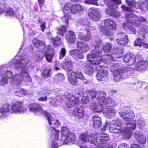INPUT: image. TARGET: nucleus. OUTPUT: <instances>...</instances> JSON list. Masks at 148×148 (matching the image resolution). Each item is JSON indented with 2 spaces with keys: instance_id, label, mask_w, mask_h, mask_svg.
<instances>
[{
  "instance_id": "obj_1",
  "label": "nucleus",
  "mask_w": 148,
  "mask_h": 148,
  "mask_svg": "<svg viewBox=\"0 0 148 148\" xmlns=\"http://www.w3.org/2000/svg\"><path fill=\"white\" fill-rule=\"evenodd\" d=\"M28 108L31 112L34 113L37 115L41 114H44L46 117L49 124L53 125L52 127H48V131L51 134L50 139L52 142L51 143L52 148H58V140L59 132L54 128L55 127H59L60 125L59 121L54 120L52 116L49 113L43 110L41 106L37 103H31L28 105Z\"/></svg>"
},
{
  "instance_id": "obj_2",
  "label": "nucleus",
  "mask_w": 148,
  "mask_h": 148,
  "mask_svg": "<svg viewBox=\"0 0 148 148\" xmlns=\"http://www.w3.org/2000/svg\"><path fill=\"white\" fill-rule=\"evenodd\" d=\"M119 114L122 119L126 121H129L123 127V132L125 137L130 138L132 134V130L135 129L136 126V120H132L135 116V114L132 110L121 111Z\"/></svg>"
},
{
  "instance_id": "obj_3",
  "label": "nucleus",
  "mask_w": 148,
  "mask_h": 148,
  "mask_svg": "<svg viewBox=\"0 0 148 148\" xmlns=\"http://www.w3.org/2000/svg\"><path fill=\"white\" fill-rule=\"evenodd\" d=\"M114 80L116 82L128 77L133 73L134 69L130 67L121 66L118 63L114 64L110 68Z\"/></svg>"
},
{
  "instance_id": "obj_4",
  "label": "nucleus",
  "mask_w": 148,
  "mask_h": 148,
  "mask_svg": "<svg viewBox=\"0 0 148 148\" xmlns=\"http://www.w3.org/2000/svg\"><path fill=\"white\" fill-rule=\"evenodd\" d=\"M96 46L95 49L92 51L91 54H88L87 58L88 61H89L94 65H98L102 61V57L101 56V49L99 47L101 44V41L97 36H96L95 39Z\"/></svg>"
},
{
  "instance_id": "obj_5",
  "label": "nucleus",
  "mask_w": 148,
  "mask_h": 148,
  "mask_svg": "<svg viewBox=\"0 0 148 148\" xmlns=\"http://www.w3.org/2000/svg\"><path fill=\"white\" fill-rule=\"evenodd\" d=\"M30 62L29 58L27 56H22L20 59L16 60L15 62V66L17 69H21V74H23V79L25 81L31 82L32 79L28 74V71L25 66Z\"/></svg>"
},
{
  "instance_id": "obj_6",
  "label": "nucleus",
  "mask_w": 148,
  "mask_h": 148,
  "mask_svg": "<svg viewBox=\"0 0 148 148\" xmlns=\"http://www.w3.org/2000/svg\"><path fill=\"white\" fill-rule=\"evenodd\" d=\"M104 25H102L99 27L101 32L107 36H112L113 34L112 30L115 29L116 25L115 22L113 20L108 19L104 21Z\"/></svg>"
},
{
  "instance_id": "obj_7",
  "label": "nucleus",
  "mask_w": 148,
  "mask_h": 148,
  "mask_svg": "<svg viewBox=\"0 0 148 148\" xmlns=\"http://www.w3.org/2000/svg\"><path fill=\"white\" fill-rule=\"evenodd\" d=\"M106 4L110 9L106 10V13L109 15L115 18L119 17L120 14L119 12L115 10L117 9L118 5L121 3V0H104Z\"/></svg>"
},
{
  "instance_id": "obj_8",
  "label": "nucleus",
  "mask_w": 148,
  "mask_h": 148,
  "mask_svg": "<svg viewBox=\"0 0 148 148\" xmlns=\"http://www.w3.org/2000/svg\"><path fill=\"white\" fill-rule=\"evenodd\" d=\"M106 94L103 91H98L97 92V96L98 101L103 106H116V102L111 98L108 97L104 98Z\"/></svg>"
},
{
  "instance_id": "obj_9",
  "label": "nucleus",
  "mask_w": 148,
  "mask_h": 148,
  "mask_svg": "<svg viewBox=\"0 0 148 148\" xmlns=\"http://www.w3.org/2000/svg\"><path fill=\"white\" fill-rule=\"evenodd\" d=\"M126 18L127 21L136 27H139L142 22H145L146 20L141 16H138L136 15L131 13L126 14Z\"/></svg>"
},
{
  "instance_id": "obj_10",
  "label": "nucleus",
  "mask_w": 148,
  "mask_h": 148,
  "mask_svg": "<svg viewBox=\"0 0 148 148\" xmlns=\"http://www.w3.org/2000/svg\"><path fill=\"white\" fill-rule=\"evenodd\" d=\"M147 1L146 0H140L138 1V4L134 0H126V2L127 4L130 7H128L125 5H123L121 7L122 9L124 11H133L132 9V7H134L136 9L139 8L141 6L143 5Z\"/></svg>"
},
{
  "instance_id": "obj_11",
  "label": "nucleus",
  "mask_w": 148,
  "mask_h": 148,
  "mask_svg": "<svg viewBox=\"0 0 148 148\" xmlns=\"http://www.w3.org/2000/svg\"><path fill=\"white\" fill-rule=\"evenodd\" d=\"M122 51L119 50L118 48L116 49L113 50L112 52V56L107 54L102 56V61L105 63L110 62L112 61L114 58H121L122 56Z\"/></svg>"
},
{
  "instance_id": "obj_12",
  "label": "nucleus",
  "mask_w": 148,
  "mask_h": 148,
  "mask_svg": "<svg viewBox=\"0 0 148 148\" xmlns=\"http://www.w3.org/2000/svg\"><path fill=\"white\" fill-rule=\"evenodd\" d=\"M27 108L23 106V103L20 101L16 102L12 106V111L13 113H22L26 112Z\"/></svg>"
},
{
  "instance_id": "obj_13",
  "label": "nucleus",
  "mask_w": 148,
  "mask_h": 148,
  "mask_svg": "<svg viewBox=\"0 0 148 148\" xmlns=\"http://www.w3.org/2000/svg\"><path fill=\"white\" fill-rule=\"evenodd\" d=\"M71 6L72 4L71 3H68L64 5L63 9L64 16L62 18V20L67 25L68 24L69 19L70 18Z\"/></svg>"
},
{
  "instance_id": "obj_14",
  "label": "nucleus",
  "mask_w": 148,
  "mask_h": 148,
  "mask_svg": "<svg viewBox=\"0 0 148 148\" xmlns=\"http://www.w3.org/2000/svg\"><path fill=\"white\" fill-rule=\"evenodd\" d=\"M120 123L118 120L112 121L110 122L109 131L113 133H120L121 132Z\"/></svg>"
},
{
  "instance_id": "obj_15",
  "label": "nucleus",
  "mask_w": 148,
  "mask_h": 148,
  "mask_svg": "<svg viewBox=\"0 0 148 148\" xmlns=\"http://www.w3.org/2000/svg\"><path fill=\"white\" fill-rule=\"evenodd\" d=\"M80 95L79 94L77 93L75 97L70 94L66 99V106L68 107H71L77 104L78 101V98L79 97Z\"/></svg>"
},
{
  "instance_id": "obj_16",
  "label": "nucleus",
  "mask_w": 148,
  "mask_h": 148,
  "mask_svg": "<svg viewBox=\"0 0 148 148\" xmlns=\"http://www.w3.org/2000/svg\"><path fill=\"white\" fill-rule=\"evenodd\" d=\"M76 140V136L73 132H70L66 136H61L60 140L62 144H67L74 142Z\"/></svg>"
},
{
  "instance_id": "obj_17",
  "label": "nucleus",
  "mask_w": 148,
  "mask_h": 148,
  "mask_svg": "<svg viewBox=\"0 0 148 148\" xmlns=\"http://www.w3.org/2000/svg\"><path fill=\"white\" fill-rule=\"evenodd\" d=\"M12 106L9 104H5L3 105L0 108V112L2 114L1 115L0 118L1 120H3L8 114V113L11 111Z\"/></svg>"
},
{
  "instance_id": "obj_18",
  "label": "nucleus",
  "mask_w": 148,
  "mask_h": 148,
  "mask_svg": "<svg viewBox=\"0 0 148 148\" xmlns=\"http://www.w3.org/2000/svg\"><path fill=\"white\" fill-rule=\"evenodd\" d=\"M88 15L90 18L95 21H99L100 18V13L97 9L90 8L89 10Z\"/></svg>"
},
{
  "instance_id": "obj_19",
  "label": "nucleus",
  "mask_w": 148,
  "mask_h": 148,
  "mask_svg": "<svg viewBox=\"0 0 148 148\" xmlns=\"http://www.w3.org/2000/svg\"><path fill=\"white\" fill-rule=\"evenodd\" d=\"M44 52V55L46 59L48 62H50L52 61L54 52L53 49L51 48L49 45L47 46L42 51Z\"/></svg>"
},
{
  "instance_id": "obj_20",
  "label": "nucleus",
  "mask_w": 148,
  "mask_h": 148,
  "mask_svg": "<svg viewBox=\"0 0 148 148\" xmlns=\"http://www.w3.org/2000/svg\"><path fill=\"white\" fill-rule=\"evenodd\" d=\"M23 74H21V71L18 74H16L11 79L10 83L13 85L19 86L21 85L23 79Z\"/></svg>"
},
{
  "instance_id": "obj_21",
  "label": "nucleus",
  "mask_w": 148,
  "mask_h": 148,
  "mask_svg": "<svg viewBox=\"0 0 148 148\" xmlns=\"http://www.w3.org/2000/svg\"><path fill=\"white\" fill-rule=\"evenodd\" d=\"M134 136L136 140L140 144L145 143L146 138L145 135L139 131H136L134 133Z\"/></svg>"
},
{
  "instance_id": "obj_22",
  "label": "nucleus",
  "mask_w": 148,
  "mask_h": 148,
  "mask_svg": "<svg viewBox=\"0 0 148 148\" xmlns=\"http://www.w3.org/2000/svg\"><path fill=\"white\" fill-rule=\"evenodd\" d=\"M123 59V61L129 66L132 65L136 61L135 56L130 54H126Z\"/></svg>"
},
{
  "instance_id": "obj_23",
  "label": "nucleus",
  "mask_w": 148,
  "mask_h": 148,
  "mask_svg": "<svg viewBox=\"0 0 148 148\" xmlns=\"http://www.w3.org/2000/svg\"><path fill=\"white\" fill-rule=\"evenodd\" d=\"M112 107L113 106L105 107L104 109V113L107 117H112L116 114V111L114 108Z\"/></svg>"
},
{
  "instance_id": "obj_24",
  "label": "nucleus",
  "mask_w": 148,
  "mask_h": 148,
  "mask_svg": "<svg viewBox=\"0 0 148 148\" xmlns=\"http://www.w3.org/2000/svg\"><path fill=\"white\" fill-rule=\"evenodd\" d=\"M97 67L98 68L99 71L97 73L96 77L98 80H102V79L106 76L108 74V71L106 70H102V66H98Z\"/></svg>"
},
{
  "instance_id": "obj_25",
  "label": "nucleus",
  "mask_w": 148,
  "mask_h": 148,
  "mask_svg": "<svg viewBox=\"0 0 148 148\" xmlns=\"http://www.w3.org/2000/svg\"><path fill=\"white\" fill-rule=\"evenodd\" d=\"M70 55L76 60L81 59L84 57L83 52L78 50L74 49L70 51Z\"/></svg>"
},
{
  "instance_id": "obj_26",
  "label": "nucleus",
  "mask_w": 148,
  "mask_h": 148,
  "mask_svg": "<svg viewBox=\"0 0 148 148\" xmlns=\"http://www.w3.org/2000/svg\"><path fill=\"white\" fill-rule=\"evenodd\" d=\"M77 48L83 52H86L89 49V46L82 41H78L77 43Z\"/></svg>"
},
{
  "instance_id": "obj_27",
  "label": "nucleus",
  "mask_w": 148,
  "mask_h": 148,
  "mask_svg": "<svg viewBox=\"0 0 148 148\" xmlns=\"http://www.w3.org/2000/svg\"><path fill=\"white\" fill-rule=\"evenodd\" d=\"M66 39L69 43H74L76 39L75 33L72 31H69L66 35Z\"/></svg>"
},
{
  "instance_id": "obj_28",
  "label": "nucleus",
  "mask_w": 148,
  "mask_h": 148,
  "mask_svg": "<svg viewBox=\"0 0 148 148\" xmlns=\"http://www.w3.org/2000/svg\"><path fill=\"white\" fill-rule=\"evenodd\" d=\"M84 110L82 107L75 108L73 110V113L75 117L79 119L84 117Z\"/></svg>"
},
{
  "instance_id": "obj_29",
  "label": "nucleus",
  "mask_w": 148,
  "mask_h": 148,
  "mask_svg": "<svg viewBox=\"0 0 148 148\" xmlns=\"http://www.w3.org/2000/svg\"><path fill=\"white\" fill-rule=\"evenodd\" d=\"M98 136L97 133L90 134L88 136V142L90 143L94 144L95 145H97L99 143Z\"/></svg>"
},
{
  "instance_id": "obj_30",
  "label": "nucleus",
  "mask_w": 148,
  "mask_h": 148,
  "mask_svg": "<svg viewBox=\"0 0 148 148\" xmlns=\"http://www.w3.org/2000/svg\"><path fill=\"white\" fill-rule=\"evenodd\" d=\"M72 62L70 58L68 56L65 57L63 63L61 65V67L65 70L71 67L72 65Z\"/></svg>"
},
{
  "instance_id": "obj_31",
  "label": "nucleus",
  "mask_w": 148,
  "mask_h": 148,
  "mask_svg": "<svg viewBox=\"0 0 148 148\" xmlns=\"http://www.w3.org/2000/svg\"><path fill=\"white\" fill-rule=\"evenodd\" d=\"M84 65L86 67L85 71V73L89 75H91L94 73L95 70L92 64L89 63L88 62H86L84 63Z\"/></svg>"
},
{
  "instance_id": "obj_32",
  "label": "nucleus",
  "mask_w": 148,
  "mask_h": 148,
  "mask_svg": "<svg viewBox=\"0 0 148 148\" xmlns=\"http://www.w3.org/2000/svg\"><path fill=\"white\" fill-rule=\"evenodd\" d=\"M89 135L88 133H82L79 136L78 143L79 145L86 143L88 141V138Z\"/></svg>"
},
{
  "instance_id": "obj_33",
  "label": "nucleus",
  "mask_w": 148,
  "mask_h": 148,
  "mask_svg": "<svg viewBox=\"0 0 148 148\" xmlns=\"http://www.w3.org/2000/svg\"><path fill=\"white\" fill-rule=\"evenodd\" d=\"M12 77V73L9 71L6 72L5 75L2 77V79L0 81L1 85L3 86L5 85L8 82L7 78H10Z\"/></svg>"
},
{
  "instance_id": "obj_34",
  "label": "nucleus",
  "mask_w": 148,
  "mask_h": 148,
  "mask_svg": "<svg viewBox=\"0 0 148 148\" xmlns=\"http://www.w3.org/2000/svg\"><path fill=\"white\" fill-rule=\"evenodd\" d=\"M147 63V61L140 60L137 62L136 64L134 69L137 71H141L144 70L146 69L145 64Z\"/></svg>"
},
{
  "instance_id": "obj_35",
  "label": "nucleus",
  "mask_w": 148,
  "mask_h": 148,
  "mask_svg": "<svg viewBox=\"0 0 148 148\" xmlns=\"http://www.w3.org/2000/svg\"><path fill=\"white\" fill-rule=\"evenodd\" d=\"M92 121L93 123V126L95 128L99 127L101 124V118L97 116H94L92 118Z\"/></svg>"
},
{
  "instance_id": "obj_36",
  "label": "nucleus",
  "mask_w": 148,
  "mask_h": 148,
  "mask_svg": "<svg viewBox=\"0 0 148 148\" xmlns=\"http://www.w3.org/2000/svg\"><path fill=\"white\" fill-rule=\"evenodd\" d=\"M98 138L99 143H102L105 141H108L109 139L108 135L103 132H101L98 135Z\"/></svg>"
},
{
  "instance_id": "obj_37",
  "label": "nucleus",
  "mask_w": 148,
  "mask_h": 148,
  "mask_svg": "<svg viewBox=\"0 0 148 148\" xmlns=\"http://www.w3.org/2000/svg\"><path fill=\"white\" fill-rule=\"evenodd\" d=\"M109 106H103V105L100 103V102L97 103L94 106L93 111L94 112H101L103 108H105V107Z\"/></svg>"
},
{
  "instance_id": "obj_38",
  "label": "nucleus",
  "mask_w": 148,
  "mask_h": 148,
  "mask_svg": "<svg viewBox=\"0 0 148 148\" xmlns=\"http://www.w3.org/2000/svg\"><path fill=\"white\" fill-rule=\"evenodd\" d=\"M84 8L81 5L78 4L72 5L71 13L76 14L78 11L83 10Z\"/></svg>"
},
{
  "instance_id": "obj_39",
  "label": "nucleus",
  "mask_w": 148,
  "mask_h": 148,
  "mask_svg": "<svg viewBox=\"0 0 148 148\" xmlns=\"http://www.w3.org/2000/svg\"><path fill=\"white\" fill-rule=\"evenodd\" d=\"M66 27L65 26L62 25L58 29L57 33L59 36H63L66 31Z\"/></svg>"
},
{
  "instance_id": "obj_40",
  "label": "nucleus",
  "mask_w": 148,
  "mask_h": 148,
  "mask_svg": "<svg viewBox=\"0 0 148 148\" xmlns=\"http://www.w3.org/2000/svg\"><path fill=\"white\" fill-rule=\"evenodd\" d=\"M51 40L55 46H57L61 45L62 42L61 39L59 37L53 38H51Z\"/></svg>"
},
{
  "instance_id": "obj_41",
  "label": "nucleus",
  "mask_w": 148,
  "mask_h": 148,
  "mask_svg": "<svg viewBox=\"0 0 148 148\" xmlns=\"http://www.w3.org/2000/svg\"><path fill=\"white\" fill-rule=\"evenodd\" d=\"M111 48V44L110 43H107L103 46L102 49L104 52H107L110 51Z\"/></svg>"
},
{
  "instance_id": "obj_42",
  "label": "nucleus",
  "mask_w": 148,
  "mask_h": 148,
  "mask_svg": "<svg viewBox=\"0 0 148 148\" xmlns=\"http://www.w3.org/2000/svg\"><path fill=\"white\" fill-rule=\"evenodd\" d=\"M123 39L121 38V39H119V38H117L116 39V41L117 43L120 45L121 46H125L127 45L128 42V38H127V39L126 41Z\"/></svg>"
},
{
  "instance_id": "obj_43",
  "label": "nucleus",
  "mask_w": 148,
  "mask_h": 148,
  "mask_svg": "<svg viewBox=\"0 0 148 148\" xmlns=\"http://www.w3.org/2000/svg\"><path fill=\"white\" fill-rule=\"evenodd\" d=\"M105 141L102 143H99L95 148H109L110 145L108 142Z\"/></svg>"
},
{
  "instance_id": "obj_44",
  "label": "nucleus",
  "mask_w": 148,
  "mask_h": 148,
  "mask_svg": "<svg viewBox=\"0 0 148 148\" xmlns=\"http://www.w3.org/2000/svg\"><path fill=\"white\" fill-rule=\"evenodd\" d=\"M27 92L26 90H25L22 88L20 89L18 91L16 92V94L19 97H21L23 95H25L27 94Z\"/></svg>"
},
{
  "instance_id": "obj_45",
  "label": "nucleus",
  "mask_w": 148,
  "mask_h": 148,
  "mask_svg": "<svg viewBox=\"0 0 148 148\" xmlns=\"http://www.w3.org/2000/svg\"><path fill=\"white\" fill-rule=\"evenodd\" d=\"M69 132H70L69 129L65 126H63L61 128V133L62 136H66Z\"/></svg>"
},
{
  "instance_id": "obj_46",
  "label": "nucleus",
  "mask_w": 148,
  "mask_h": 148,
  "mask_svg": "<svg viewBox=\"0 0 148 148\" xmlns=\"http://www.w3.org/2000/svg\"><path fill=\"white\" fill-rule=\"evenodd\" d=\"M32 42L34 45L37 47L42 45L43 43L42 41L36 38L34 39Z\"/></svg>"
},
{
  "instance_id": "obj_47",
  "label": "nucleus",
  "mask_w": 148,
  "mask_h": 148,
  "mask_svg": "<svg viewBox=\"0 0 148 148\" xmlns=\"http://www.w3.org/2000/svg\"><path fill=\"white\" fill-rule=\"evenodd\" d=\"M117 38L121 39L123 38L126 41L127 38L125 33L123 32H120L117 34Z\"/></svg>"
},
{
  "instance_id": "obj_48",
  "label": "nucleus",
  "mask_w": 148,
  "mask_h": 148,
  "mask_svg": "<svg viewBox=\"0 0 148 148\" xmlns=\"http://www.w3.org/2000/svg\"><path fill=\"white\" fill-rule=\"evenodd\" d=\"M14 13L13 9L9 8H8L6 11V16H12L14 15Z\"/></svg>"
},
{
  "instance_id": "obj_49",
  "label": "nucleus",
  "mask_w": 148,
  "mask_h": 148,
  "mask_svg": "<svg viewBox=\"0 0 148 148\" xmlns=\"http://www.w3.org/2000/svg\"><path fill=\"white\" fill-rule=\"evenodd\" d=\"M85 29L87 32V35L84 37L83 40L85 41H87L91 39V37L90 33L89 30V29H87L86 28H85Z\"/></svg>"
},
{
  "instance_id": "obj_50",
  "label": "nucleus",
  "mask_w": 148,
  "mask_h": 148,
  "mask_svg": "<svg viewBox=\"0 0 148 148\" xmlns=\"http://www.w3.org/2000/svg\"><path fill=\"white\" fill-rule=\"evenodd\" d=\"M66 70L68 71V73L69 75L68 77H76V73L73 71L72 70H69V69H66Z\"/></svg>"
},
{
  "instance_id": "obj_51",
  "label": "nucleus",
  "mask_w": 148,
  "mask_h": 148,
  "mask_svg": "<svg viewBox=\"0 0 148 148\" xmlns=\"http://www.w3.org/2000/svg\"><path fill=\"white\" fill-rule=\"evenodd\" d=\"M139 8H140V10L143 12H144L146 11L148 9V1L145 3L143 5L141 6V7Z\"/></svg>"
},
{
  "instance_id": "obj_52",
  "label": "nucleus",
  "mask_w": 148,
  "mask_h": 148,
  "mask_svg": "<svg viewBox=\"0 0 148 148\" xmlns=\"http://www.w3.org/2000/svg\"><path fill=\"white\" fill-rule=\"evenodd\" d=\"M69 82L73 85H75L77 83V80L76 77H68Z\"/></svg>"
},
{
  "instance_id": "obj_53",
  "label": "nucleus",
  "mask_w": 148,
  "mask_h": 148,
  "mask_svg": "<svg viewBox=\"0 0 148 148\" xmlns=\"http://www.w3.org/2000/svg\"><path fill=\"white\" fill-rule=\"evenodd\" d=\"M57 80L60 81H63L64 79V76L63 74L62 73H58L56 76Z\"/></svg>"
},
{
  "instance_id": "obj_54",
  "label": "nucleus",
  "mask_w": 148,
  "mask_h": 148,
  "mask_svg": "<svg viewBox=\"0 0 148 148\" xmlns=\"http://www.w3.org/2000/svg\"><path fill=\"white\" fill-rule=\"evenodd\" d=\"M51 93V91L49 90H42L41 92L39 93V95H47Z\"/></svg>"
},
{
  "instance_id": "obj_55",
  "label": "nucleus",
  "mask_w": 148,
  "mask_h": 148,
  "mask_svg": "<svg viewBox=\"0 0 148 148\" xmlns=\"http://www.w3.org/2000/svg\"><path fill=\"white\" fill-rule=\"evenodd\" d=\"M138 123L141 126H145L146 124L145 119L142 118H140L138 119Z\"/></svg>"
},
{
  "instance_id": "obj_56",
  "label": "nucleus",
  "mask_w": 148,
  "mask_h": 148,
  "mask_svg": "<svg viewBox=\"0 0 148 148\" xmlns=\"http://www.w3.org/2000/svg\"><path fill=\"white\" fill-rule=\"evenodd\" d=\"M51 71V70L50 69H45L42 71V73L43 75L45 77H49Z\"/></svg>"
},
{
  "instance_id": "obj_57",
  "label": "nucleus",
  "mask_w": 148,
  "mask_h": 148,
  "mask_svg": "<svg viewBox=\"0 0 148 148\" xmlns=\"http://www.w3.org/2000/svg\"><path fill=\"white\" fill-rule=\"evenodd\" d=\"M127 30V31L129 33L132 34H135L136 32V29H135L133 26L132 25L130 26Z\"/></svg>"
},
{
  "instance_id": "obj_58",
  "label": "nucleus",
  "mask_w": 148,
  "mask_h": 148,
  "mask_svg": "<svg viewBox=\"0 0 148 148\" xmlns=\"http://www.w3.org/2000/svg\"><path fill=\"white\" fill-rule=\"evenodd\" d=\"M66 53V51L65 49L62 48L60 51V55L59 58L62 59L65 56Z\"/></svg>"
},
{
  "instance_id": "obj_59",
  "label": "nucleus",
  "mask_w": 148,
  "mask_h": 148,
  "mask_svg": "<svg viewBox=\"0 0 148 148\" xmlns=\"http://www.w3.org/2000/svg\"><path fill=\"white\" fill-rule=\"evenodd\" d=\"M87 94H88L89 96H90L92 99H94L97 96V93L95 92L90 91L87 92Z\"/></svg>"
},
{
  "instance_id": "obj_60",
  "label": "nucleus",
  "mask_w": 148,
  "mask_h": 148,
  "mask_svg": "<svg viewBox=\"0 0 148 148\" xmlns=\"http://www.w3.org/2000/svg\"><path fill=\"white\" fill-rule=\"evenodd\" d=\"M143 42H142L140 38H138L134 42V46H137L139 47L142 46V44Z\"/></svg>"
},
{
  "instance_id": "obj_61",
  "label": "nucleus",
  "mask_w": 148,
  "mask_h": 148,
  "mask_svg": "<svg viewBox=\"0 0 148 148\" xmlns=\"http://www.w3.org/2000/svg\"><path fill=\"white\" fill-rule=\"evenodd\" d=\"M126 21L127 22H125L123 23V27L127 31L129 27H130V26L131 25L129 23H130L129 22L127 21V20Z\"/></svg>"
},
{
  "instance_id": "obj_62",
  "label": "nucleus",
  "mask_w": 148,
  "mask_h": 148,
  "mask_svg": "<svg viewBox=\"0 0 148 148\" xmlns=\"http://www.w3.org/2000/svg\"><path fill=\"white\" fill-rule=\"evenodd\" d=\"M82 99V103L83 104H87L89 102L90 98L88 97H86L85 96L83 97Z\"/></svg>"
},
{
  "instance_id": "obj_63",
  "label": "nucleus",
  "mask_w": 148,
  "mask_h": 148,
  "mask_svg": "<svg viewBox=\"0 0 148 148\" xmlns=\"http://www.w3.org/2000/svg\"><path fill=\"white\" fill-rule=\"evenodd\" d=\"M84 24L85 25L87 26L88 27H89L90 29L93 30H95L96 29L95 27L90 26L89 23L87 21H86L85 22Z\"/></svg>"
},
{
  "instance_id": "obj_64",
  "label": "nucleus",
  "mask_w": 148,
  "mask_h": 148,
  "mask_svg": "<svg viewBox=\"0 0 148 148\" xmlns=\"http://www.w3.org/2000/svg\"><path fill=\"white\" fill-rule=\"evenodd\" d=\"M76 77L82 80L84 79V77L82 73L77 72L76 73Z\"/></svg>"
}]
</instances>
